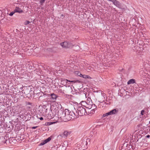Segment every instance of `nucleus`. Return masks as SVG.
Returning a JSON list of instances; mask_svg holds the SVG:
<instances>
[{
  "instance_id": "nucleus-8",
  "label": "nucleus",
  "mask_w": 150,
  "mask_h": 150,
  "mask_svg": "<svg viewBox=\"0 0 150 150\" xmlns=\"http://www.w3.org/2000/svg\"><path fill=\"white\" fill-rule=\"evenodd\" d=\"M76 74H78V76H79L81 77H82L85 79H90V77L89 76L86 75H83L81 74H80V73H79V72H76Z\"/></svg>"
},
{
  "instance_id": "nucleus-22",
  "label": "nucleus",
  "mask_w": 150,
  "mask_h": 150,
  "mask_svg": "<svg viewBox=\"0 0 150 150\" xmlns=\"http://www.w3.org/2000/svg\"><path fill=\"white\" fill-rule=\"evenodd\" d=\"M25 23V24L26 25V24H29L30 23V22L29 21H26Z\"/></svg>"
},
{
  "instance_id": "nucleus-27",
  "label": "nucleus",
  "mask_w": 150,
  "mask_h": 150,
  "mask_svg": "<svg viewBox=\"0 0 150 150\" xmlns=\"http://www.w3.org/2000/svg\"><path fill=\"white\" fill-rule=\"evenodd\" d=\"M91 111H92V112H91V113H93V110H91Z\"/></svg>"
},
{
  "instance_id": "nucleus-7",
  "label": "nucleus",
  "mask_w": 150,
  "mask_h": 150,
  "mask_svg": "<svg viewBox=\"0 0 150 150\" xmlns=\"http://www.w3.org/2000/svg\"><path fill=\"white\" fill-rule=\"evenodd\" d=\"M15 13H21L23 12V11L21 9L18 7H16L14 10Z\"/></svg>"
},
{
  "instance_id": "nucleus-4",
  "label": "nucleus",
  "mask_w": 150,
  "mask_h": 150,
  "mask_svg": "<svg viewBox=\"0 0 150 150\" xmlns=\"http://www.w3.org/2000/svg\"><path fill=\"white\" fill-rule=\"evenodd\" d=\"M60 81L61 83L66 87L68 86V85L70 84V83L74 82V81H71L63 79H60Z\"/></svg>"
},
{
  "instance_id": "nucleus-3",
  "label": "nucleus",
  "mask_w": 150,
  "mask_h": 150,
  "mask_svg": "<svg viewBox=\"0 0 150 150\" xmlns=\"http://www.w3.org/2000/svg\"><path fill=\"white\" fill-rule=\"evenodd\" d=\"M87 143L86 140H84L81 143L77 144L78 147H79V149L82 150H84L87 148Z\"/></svg>"
},
{
  "instance_id": "nucleus-12",
  "label": "nucleus",
  "mask_w": 150,
  "mask_h": 150,
  "mask_svg": "<svg viewBox=\"0 0 150 150\" xmlns=\"http://www.w3.org/2000/svg\"><path fill=\"white\" fill-rule=\"evenodd\" d=\"M68 42H63L61 43V45L63 47H68L67 45Z\"/></svg>"
},
{
  "instance_id": "nucleus-5",
  "label": "nucleus",
  "mask_w": 150,
  "mask_h": 150,
  "mask_svg": "<svg viewBox=\"0 0 150 150\" xmlns=\"http://www.w3.org/2000/svg\"><path fill=\"white\" fill-rule=\"evenodd\" d=\"M67 142H65L64 143L62 144L58 147L59 150H66L67 146Z\"/></svg>"
},
{
  "instance_id": "nucleus-9",
  "label": "nucleus",
  "mask_w": 150,
  "mask_h": 150,
  "mask_svg": "<svg viewBox=\"0 0 150 150\" xmlns=\"http://www.w3.org/2000/svg\"><path fill=\"white\" fill-rule=\"evenodd\" d=\"M51 99L52 102H54L56 101L57 98L56 95L54 93H52L51 95Z\"/></svg>"
},
{
  "instance_id": "nucleus-15",
  "label": "nucleus",
  "mask_w": 150,
  "mask_h": 150,
  "mask_svg": "<svg viewBox=\"0 0 150 150\" xmlns=\"http://www.w3.org/2000/svg\"><path fill=\"white\" fill-rule=\"evenodd\" d=\"M70 134V132H69L67 131H65L64 132L63 134L65 136L67 137L68 135H69Z\"/></svg>"
},
{
  "instance_id": "nucleus-19",
  "label": "nucleus",
  "mask_w": 150,
  "mask_h": 150,
  "mask_svg": "<svg viewBox=\"0 0 150 150\" xmlns=\"http://www.w3.org/2000/svg\"><path fill=\"white\" fill-rule=\"evenodd\" d=\"M110 113H109V112H107L105 114H104L103 115V116L104 117H105L106 116H108V115H110Z\"/></svg>"
},
{
  "instance_id": "nucleus-21",
  "label": "nucleus",
  "mask_w": 150,
  "mask_h": 150,
  "mask_svg": "<svg viewBox=\"0 0 150 150\" xmlns=\"http://www.w3.org/2000/svg\"><path fill=\"white\" fill-rule=\"evenodd\" d=\"M45 0H40V3L42 4L44 3Z\"/></svg>"
},
{
  "instance_id": "nucleus-23",
  "label": "nucleus",
  "mask_w": 150,
  "mask_h": 150,
  "mask_svg": "<svg viewBox=\"0 0 150 150\" xmlns=\"http://www.w3.org/2000/svg\"><path fill=\"white\" fill-rule=\"evenodd\" d=\"M40 120H43V118L42 117H41L40 118Z\"/></svg>"
},
{
  "instance_id": "nucleus-25",
  "label": "nucleus",
  "mask_w": 150,
  "mask_h": 150,
  "mask_svg": "<svg viewBox=\"0 0 150 150\" xmlns=\"http://www.w3.org/2000/svg\"><path fill=\"white\" fill-rule=\"evenodd\" d=\"M108 1H111V2H112V1H113V0H107Z\"/></svg>"
},
{
  "instance_id": "nucleus-24",
  "label": "nucleus",
  "mask_w": 150,
  "mask_h": 150,
  "mask_svg": "<svg viewBox=\"0 0 150 150\" xmlns=\"http://www.w3.org/2000/svg\"><path fill=\"white\" fill-rule=\"evenodd\" d=\"M146 137H147V138H149L150 137V136L149 135H147Z\"/></svg>"
},
{
  "instance_id": "nucleus-6",
  "label": "nucleus",
  "mask_w": 150,
  "mask_h": 150,
  "mask_svg": "<svg viewBox=\"0 0 150 150\" xmlns=\"http://www.w3.org/2000/svg\"><path fill=\"white\" fill-rule=\"evenodd\" d=\"M112 2L113 4L120 8H121V6L120 3L116 0H113Z\"/></svg>"
},
{
  "instance_id": "nucleus-11",
  "label": "nucleus",
  "mask_w": 150,
  "mask_h": 150,
  "mask_svg": "<svg viewBox=\"0 0 150 150\" xmlns=\"http://www.w3.org/2000/svg\"><path fill=\"white\" fill-rule=\"evenodd\" d=\"M118 111V110L116 109H113L109 112L110 115L114 114L116 113Z\"/></svg>"
},
{
  "instance_id": "nucleus-28",
  "label": "nucleus",
  "mask_w": 150,
  "mask_h": 150,
  "mask_svg": "<svg viewBox=\"0 0 150 150\" xmlns=\"http://www.w3.org/2000/svg\"><path fill=\"white\" fill-rule=\"evenodd\" d=\"M98 1V2L99 1V0Z\"/></svg>"
},
{
  "instance_id": "nucleus-26",
  "label": "nucleus",
  "mask_w": 150,
  "mask_h": 150,
  "mask_svg": "<svg viewBox=\"0 0 150 150\" xmlns=\"http://www.w3.org/2000/svg\"><path fill=\"white\" fill-rule=\"evenodd\" d=\"M36 128V127H33V129H35Z\"/></svg>"
},
{
  "instance_id": "nucleus-16",
  "label": "nucleus",
  "mask_w": 150,
  "mask_h": 150,
  "mask_svg": "<svg viewBox=\"0 0 150 150\" xmlns=\"http://www.w3.org/2000/svg\"><path fill=\"white\" fill-rule=\"evenodd\" d=\"M67 45V48L71 47L73 46V44L71 43V42H68Z\"/></svg>"
},
{
  "instance_id": "nucleus-17",
  "label": "nucleus",
  "mask_w": 150,
  "mask_h": 150,
  "mask_svg": "<svg viewBox=\"0 0 150 150\" xmlns=\"http://www.w3.org/2000/svg\"><path fill=\"white\" fill-rule=\"evenodd\" d=\"M54 122H49L45 123V125H50L54 123Z\"/></svg>"
},
{
  "instance_id": "nucleus-1",
  "label": "nucleus",
  "mask_w": 150,
  "mask_h": 150,
  "mask_svg": "<svg viewBox=\"0 0 150 150\" xmlns=\"http://www.w3.org/2000/svg\"><path fill=\"white\" fill-rule=\"evenodd\" d=\"M76 110L74 107V109L71 111H70L68 109H65L64 112H63L60 117L62 119L70 120L71 119L78 117L79 116Z\"/></svg>"
},
{
  "instance_id": "nucleus-18",
  "label": "nucleus",
  "mask_w": 150,
  "mask_h": 150,
  "mask_svg": "<svg viewBox=\"0 0 150 150\" xmlns=\"http://www.w3.org/2000/svg\"><path fill=\"white\" fill-rule=\"evenodd\" d=\"M15 13V11L14 10V11H12V12H11V13H10L9 14V15L11 16H12L14 14V13Z\"/></svg>"
},
{
  "instance_id": "nucleus-14",
  "label": "nucleus",
  "mask_w": 150,
  "mask_h": 150,
  "mask_svg": "<svg viewBox=\"0 0 150 150\" xmlns=\"http://www.w3.org/2000/svg\"><path fill=\"white\" fill-rule=\"evenodd\" d=\"M51 140V138L50 137H49L46 139H45L44 141L43 142V144L42 145L46 143H47V142L50 141Z\"/></svg>"
},
{
  "instance_id": "nucleus-10",
  "label": "nucleus",
  "mask_w": 150,
  "mask_h": 150,
  "mask_svg": "<svg viewBox=\"0 0 150 150\" xmlns=\"http://www.w3.org/2000/svg\"><path fill=\"white\" fill-rule=\"evenodd\" d=\"M45 117L48 119H51L52 117V114L51 112H49L48 114L46 115Z\"/></svg>"
},
{
  "instance_id": "nucleus-13",
  "label": "nucleus",
  "mask_w": 150,
  "mask_h": 150,
  "mask_svg": "<svg viewBox=\"0 0 150 150\" xmlns=\"http://www.w3.org/2000/svg\"><path fill=\"white\" fill-rule=\"evenodd\" d=\"M135 83V80L133 79H132L129 80L127 82L128 84L134 83Z\"/></svg>"
},
{
  "instance_id": "nucleus-2",
  "label": "nucleus",
  "mask_w": 150,
  "mask_h": 150,
  "mask_svg": "<svg viewBox=\"0 0 150 150\" xmlns=\"http://www.w3.org/2000/svg\"><path fill=\"white\" fill-rule=\"evenodd\" d=\"M78 110L77 113H78L79 116H81L85 115L86 113L85 109L82 106H80V105L78 106V108H77Z\"/></svg>"
},
{
  "instance_id": "nucleus-20",
  "label": "nucleus",
  "mask_w": 150,
  "mask_h": 150,
  "mask_svg": "<svg viewBox=\"0 0 150 150\" xmlns=\"http://www.w3.org/2000/svg\"><path fill=\"white\" fill-rule=\"evenodd\" d=\"M144 113H145V111L144 110H142L141 112V114L142 115H143L144 114Z\"/></svg>"
},
{
  "instance_id": "nucleus-29",
  "label": "nucleus",
  "mask_w": 150,
  "mask_h": 150,
  "mask_svg": "<svg viewBox=\"0 0 150 150\" xmlns=\"http://www.w3.org/2000/svg\"><path fill=\"white\" fill-rule=\"evenodd\" d=\"M97 1H98V0H96Z\"/></svg>"
}]
</instances>
